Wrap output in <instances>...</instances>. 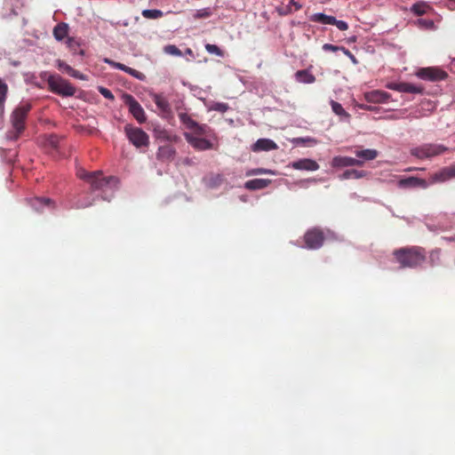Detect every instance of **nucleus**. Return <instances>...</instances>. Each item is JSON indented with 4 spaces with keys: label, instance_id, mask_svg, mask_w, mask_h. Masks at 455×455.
<instances>
[{
    "label": "nucleus",
    "instance_id": "72a5a7b5",
    "mask_svg": "<svg viewBox=\"0 0 455 455\" xmlns=\"http://www.w3.org/2000/svg\"><path fill=\"white\" fill-rule=\"evenodd\" d=\"M185 137H187L188 142H189L194 148L198 149L199 140L196 133L185 132Z\"/></svg>",
    "mask_w": 455,
    "mask_h": 455
},
{
    "label": "nucleus",
    "instance_id": "8fccbe9b",
    "mask_svg": "<svg viewBox=\"0 0 455 455\" xmlns=\"http://www.w3.org/2000/svg\"><path fill=\"white\" fill-rule=\"evenodd\" d=\"M72 44H73V39L72 38H68V47H71Z\"/></svg>",
    "mask_w": 455,
    "mask_h": 455
},
{
    "label": "nucleus",
    "instance_id": "b1692460",
    "mask_svg": "<svg viewBox=\"0 0 455 455\" xmlns=\"http://www.w3.org/2000/svg\"><path fill=\"white\" fill-rule=\"evenodd\" d=\"M295 79H297L298 83L303 84H312L315 81V77L307 69L297 71L295 73Z\"/></svg>",
    "mask_w": 455,
    "mask_h": 455
},
{
    "label": "nucleus",
    "instance_id": "a211bd4d",
    "mask_svg": "<svg viewBox=\"0 0 455 455\" xmlns=\"http://www.w3.org/2000/svg\"><path fill=\"white\" fill-rule=\"evenodd\" d=\"M28 204L37 212H43L46 207H52V201L47 197H33L28 199Z\"/></svg>",
    "mask_w": 455,
    "mask_h": 455
},
{
    "label": "nucleus",
    "instance_id": "bb28decb",
    "mask_svg": "<svg viewBox=\"0 0 455 455\" xmlns=\"http://www.w3.org/2000/svg\"><path fill=\"white\" fill-rule=\"evenodd\" d=\"M398 92H403L408 94H421L423 92V88L420 86L413 85L412 84L408 83L403 87L399 88Z\"/></svg>",
    "mask_w": 455,
    "mask_h": 455
},
{
    "label": "nucleus",
    "instance_id": "9b49d317",
    "mask_svg": "<svg viewBox=\"0 0 455 455\" xmlns=\"http://www.w3.org/2000/svg\"><path fill=\"white\" fill-rule=\"evenodd\" d=\"M401 188H427V181L419 177H406L398 181Z\"/></svg>",
    "mask_w": 455,
    "mask_h": 455
},
{
    "label": "nucleus",
    "instance_id": "393cba45",
    "mask_svg": "<svg viewBox=\"0 0 455 455\" xmlns=\"http://www.w3.org/2000/svg\"><path fill=\"white\" fill-rule=\"evenodd\" d=\"M355 156L363 161H372L378 157V151L374 149H363L355 151Z\"/></svg>",
    "mask_w": 455,
    "mask_h": 455
},
{
    "label": "nucleus",
    "instance_id": "473e14b6",
    "mask_svg": "<svg viewBox=\"0 0 455 455\" xmlns=\"http://www.w3.org/2000/svg\"><path fill=\"white\" fill-rule=\"evenodd\" d=\"M8 93V85L0 78V111L3 112V105L6 100V94Z\"/></svg>",
    "mask_w": 455,
    "mask_h": 455
},
{
    "label": "nucleus",
    "instance_id": "423d86ee",
    "mask_svg": "<svg viewBox=\"0 0 455 455\" xmlns=\"http://www.w3.org/2000/svg\"><path fill=\"white\" fill-rule=\"evenodd\" d=\"M124 133L128 137L129 142L132 143L137 148L148 146V135L140 127H132L131 124L124 126Z\"/></svg>",
    "mask_w": 455,
    "mask_h": 455
},
{
    "label": "nucleus",
    "instance_id": "ea45409f",
    "mask_svg": "<svg viewBox=\"0 0 455 455\" xmlns=\"http://www.w3.org/2000/svg\"><path fill=\"white\" fill-rule=\"evenodd\" d=\"M408 84V83H387V84H386V88L391 90V91H395L396 92L397 90H399L400 88H402L403 86Z\"/></svg>",
    "mask_w": 455,
    "mask_h": 455
},
{
    "label": "nucleus",
    "instance_id": "6e6552de",
    "mask_svg": "<svg viewBox=\"0 0 455 455\" xmlns=\"http://www.w3.org/2000/svg\"><path fill=\"white\" fill-rule=\"evenodd\" d=\"M323 232L319 228H310L304 234V243L308 250H318L323 245Z\"/></svg>",
    "mask_w": 455,
    "mask_h": 455
},
{
    "label": "nucleus",
    "instance_id": "a19ab883",
    "mask_svg": "<svg viewBox=\"0 0 455 455\" xmlns=\"http://www.w3.org/2000/svg\"><path fill=\"white\" fill-rule=\"evenodd\" d=\"M99 92H100V95H102L103 98H105L108 100H113V94L108 88L99 87Z\"/></svg>",
    "mask_w": 455,
    "mask_h": 455
},
{
    "label": "nucleus",
    "instance_id": "412c9836",
    "mask_svg": "<svg viewBox=\"0 0 455 455\" xmlns=\"http://www.w3.org/2000/svg\"><path fill=\"white\" fill-rule=\"evenodd\" d=\"M310 21L318 22L322 25H330L339 20H336L335 17L328 16L323 12H316L310 16Z\"/></svg>",
    "mask_w": 455,
    "mask_h": 455
},
{
    "label": "nucleus",
    "instance_id": "f8f14e48",
    "mask_svg": "<svg viewBox=\"0 0 455 455\" xmlns=\"http://www.w3.org/2000/svg\"><path fill=\"white\" fill-rule=\"evenodd\" d=\"M389 98H391V95L388 92L379 90H372L364 93V100L372 104L387 103Z\"/></svg>",
    "mask_w": 455,
    "mask_h": 455
},
{
    "label": "nucleus",
    "instance_id": "5701e85b",
    "mask_svg": "<svg viewBox=\"0 0 455 455\" xmlns=\"http://www.w3.org/2000/svg\"><path fill=\"white\" fill-rule=\"evenodd\" d=\"M431 10L432 8H430L429 4L425 2H418L412 4L411 8H410V12L418 17L428 13Z\"/></svg>",
    "mask_w": 455,
    "mask_h": 455
},
{
    "label": "nucleus",
    "instance_id": "7c9ffc66",
    "mask_svg": "<svg viewBox=\"0 0 455 455\" xmlns=\"http://www.w3.org/2000/svg\"><path fill=\"white\" fill-rule=\"evenodd\" d=\"M204 183L211 188H215L222 183V177L220 175H215L212 177L204 178Z\"/></svg>",
    "mask_w": 455,
    "mask_h": 455
},
{
    "label": "nucleus",
    "instance_id": "39448f33",
    "mask_svg": "<svg viewBox=\"0 0 455 455\" xmlns=\"http://www.w3.org/2000/svg\"><path fill=\"white\" fill-rule=\"evenodd\" d=\"M49 90L61 97H73L76 88L68 81L59 76H49Z\"/></svg>",
    "mask_w": 455,
    "mask_h": 455
},
{
    "label": "nucleus",
    "instance_id": "4c0bfd02",
    "mask_svg": "<svg viewBox=\"0 0 455 455\" xmlns=\"http://www.w3.org/2000/svg\"><path fill=\"white\" fill-rule=\"evenodd\" d=\"M155 103H156L157 108L161 110L166 111L168 109V102H166V100L162 97H156Z\"/></svg>",
    "mask_w": 455,
    "mask_h": 455
},
{
    "label": "nucleus",
    "instance_id": "4468645a",
    "mask_svg": "<svg viewBox=\"0 0 455 455\" xmlns=\"http://www.w3.org/2000/svg\"><path fill=\"white\" fill-rule=\"evenodd\" d=\"M103 62L111 66V68L114 69L122 70L124 73H127L128 75L134 77L135 79L143 80V78L145 77V76H143V74L141 72L137 71L136 69H134L132 68L124 66L122 63L113 61L110 59H105V60H103Z\"/></svg>",
    "mask_w": 455,
    "mask_h": 455
},
{
    "label": "nucleus",
    "instance_id": "dca6fc26",
    "mask_svg": "<svg viewBox=\"0 0 455 455\" xmlns=\"http://www.w3.org/2000/svg\"><path fill=\"white\" fill-rule=\"evenodd\" d=\"M276 148H278V146L270 139H259L251 147L252 152L273 151L276 150Z\"/></svg>",
    "mask_w": 455,
    "mask_h": 455
},
{
    "label": "nucleus",
    "instance_id": "c9c22d12",
    "mask_svg": "<svg viewBox=\"0 0 455 455\" xmlns=\"http://www.w3.org/2000/svg\"><path fill=\"white\" fill-rule=\"evenodd\" d=\"M211 110H215L219 113H225L228 110V105H227V103H213V105L211 106Z\"/></svg>",
    "mask_w": 455,
    "mask_h": 455
},
{
    "label": "nucleus",
    "instance_id": "aec40b11",
    "mask_svg": "<svg viewBox=\"0 0 455 455\" xmlns=\"http://www.w3.org/2000/svg\"><path fill=\"white\" fill-rule=\"evenodd\" d=\"M367 175V172L364 171H358L355 169H349L343 172L340 176H339V180H360Z\"/></svg>",
    "mask_w": 455,
    "mask_h": 455
},
{
    "label": "nucleus",
    "instance_id": "49530a36",
    "mask_svg": "<svg viewBox=\"0 0 455 455\" xmlns=\"http://www.w3.org/2000/svg\"><path fill=\"white\" fill-rule=\"evenodd\" d=\"M289 4H291L293 7H295V10H297V11L300 9V4H298L297 2H295L294 0L289 1Z\"/></svg>",
    "mask_w": 455,
    "mask_h": 455
},
{
    "label": "nucleus",
    "instance_id": "79ce46f5",
    "mask_svg": "<svg viewBox=\"0 0 455 455\" xmlns=\"http://www.w3.org/2000/svg\"><path fill=\"white\" fill-rule=\"evenodd\" d=\"M330 26H334L338 28V29L340 31H346L349 28V26H347V23L343 20L336 21V23H331L330 24Z\"/></svg>",
    "mask_w": 455,
    "mask_h": 455
},
{
    "label": "nucleus",
    "instance_id": "c03bdc74",
    "mask_svg": "<svg viewBox=\"0 0 455 455\" xmlns=\"http://www.w3.org/2000/svg\"><path fill=\"white\" fill-rule=\"evenodd\" d=\"M165 52H167L169 54H172V55L180 54L179 48H177L176 46L172 45V44L165 46Z\"/></svg>",
    "mask_w": 455,
    "mask_h": 455
},
{
    "label": "nucleus",
    "instance_id": "de8ad7c7",
    "mask_svg": "<svg viewBox=\"0 0 455 455\" xmlns=\"http://www.w3.org/2000/svg\"><path fill=\"white\" fill-rule=\"evenodd\" d=\"M90 205L91 204H79V205H77V208H85Z\"/></svg>",
    "mask_w": 455,
    "mask_h": 455
},
{
    "label": "nucleus",
    "instance_id": "09e8293b",
    "mask_svg": "<svg viewBox=\"0 0 455 455\" xmlns=\"http://www.w3.org/2000/svg\"><path fill=\"white\" fill-rule=\"evenodd\" d=\"M207 15H209V14L207 13V12H203V11H202V12H200V18L207 17Z\"/></svg>",
    "mask_w": 455,
    "mask_h": 455
},
{
    "label": "nucleus",
    "instance_id": "58836bf2",
    "mask_svg": "<svg viewBox=\"0 0 455 455\" xmlns=\"http://www.w3.org/2000/svg\"><path fill=\"white\" fill-rule=\"evenodd\" d=\"M344 47L337 46L331 44H323V50L325 52H337L338 51H341Z\"/></svg>",
    "mask_w": 455,
    "mask_h": 455
},
{
    "label": "nucleus",
    "instance_id": "37998d69",
    "mask_svg": "<svg viewBox=\"0 0 455 455\" xmlns=\"http://www.w3.org/2000/svg\"><path fill=\"white\" fill-rule=\"evenodd\" d=\"M272 174L271 171L263 168L252 169L248 175Z\"/></svg>",
    "mask_w": 455,
    "mask_h": 455
},
{
    "label": "nucleus",
    "instance_id": "f257e3e1",
    "mask_svg": "<svg viewBox=\"0 0 455 455\" xmlns=\"http://www.w3.org/2000/svg\"><path fill=\"white\" fill-rule=\"evenodd\" d=\"M76 175L79 180L90 184L92 191L106 192L108 189H115L118 186V179L116 177H104L100 171L88 172L83 169H77Z\"/></svg>",
    "mask_w": 455,
    "mask_h": 455
},
{
    "label": "nucleus",
    "instance_id": "f704fd0d",
    "mask_svg": "<svg viewBox=\"0 0 455 455\" xmlns=\"http://www.w3.org/2000/svg\"><path fill=\"white\" fill-rule=\"evenodd\" d=\"M416 24H418V27L424 29H433L434 28V20H425V19H419L418 21H416Z\"/></svg>",
    "mask_w": 455,
    "mask_h": 455
},
{
    "label": "nucleus",
    "instance_id": "3c124183",
    "mask_svg": "<svg viewBox=\"0 0 455 455\" xmlns=\"http://www.w3.org/2000/svg\"><path fill=\"white\" fill-rule=\"evenodd\" d=\"M200 132H204L203 127H200Z\"/></svg>",
    "mask_w": 455,
    "mask_h": 455
},
{
    "label": "nucleus",
    "instance_id": "20e7f679",
    "mask_svg": "<svg viewBox=\"0 0 455 455\" xmlns=\"http://www.w3.org/2000/svg\"><path fill=\"white\" fill-rule=\"evenodd\" d=\"M447 148L441 144L427 143L410 149V155L419 160L431 159L443 155Z\"/></svg>",
    "mask_w": 455,
    "mask_h": 455
},
{
    "label": "nucleus",
    "instance_id": "a18cd8bd",
    "mask_svg": "<svg viewBox=\"0 0 455 455\" xmlns=\"http://www.w3.org/2000/svg\"><path fill=\"white\" fill-rule=\"evenodd\" d=\"M342 52L345 53V55H347V57H348L349 59L352 60V61L355 62V57L352 55V53L349 52V50H347V48H342Z\"/></svg>",
    "mask_w": 455,
    "mask_h": 455
},
{
    "label": "nucleus",
    "instance_id": "603ef678",
    "mask_svg": "<svg viewBox=\"0 0 455 455\" xmlns=\"http://www.w3.org/2000/svg\"><path fill=\"white\" fill-rule=\"evenodd\" d=\"M451 1H453V4H455V0H451Z\"/></svg>",
    "mask_w": 455,
    "mask_h": 455
},
{
    "label": "nucleus",
    "instance_id": "4be33fe9",
    "mask_svg": "<svg viewBox=\"0 0 455 455\" xmlns=\"http://www.w3.org/2000/svg\"><path fill=\"white\" fill-rule=\"evenodd\" d=\"M53 38L58 41H62L68 35V25L65 22H60L57 26L53 27Z\"/></svg>",
    "mask_w": 455,
    "mask_h": 455
},
{
    "label": "nucleus",
    "instance_id": "e433bc0d",
    "mask_svg": "<svg viewBox=\"0 0 455 455\" xmlns=\"http://www.w3.org/2000/svg\"><path fill=\"white\" fill-rule=\"evenodd\" d=\"M206 51L211 54L222 57V51L214 44H206Z\"/></svg>",
    "mask_w": 455,
    "mask_h": 455
},
{
    "label": "nucleus",
    "instance_id": "0eeeda50",
    "mask_svg": "<svg viewBox=\"0 0 455 455\" xmlns=\"http://www.w3.org/2000/svg\"><path fill=\"white\" fill-rule=\"evenodd\" d=\"M419 79L429 82H439L447 79V73L437 67L420 68L416 72Z\"/></svg>",
    "mask_w": 455,
    "mask_h": 455
},
{
    "label": "nucleus",
    "instance_id": "f3484780",
    "mask_svg": "<svg viewBox=\"0 0 455 455\" xmlns=\"http://www.w3.org/2000/svg\"><path fill=\"white\" fill-rule=\"evenodd\" d=\"M57 68L58 70L61 71L64 74L68 75V76H71L75 79L79 80H86V76L80 73L79 71H76L73 68H71L68 64H67L65 61L61 60H57Z\"/></svg>",
    "mask_w": 455,
    "mask_h": 455
},
{
    "label": "nucleus",
    "instance_id": "f03ea898",
    "mask_svg": "<svg viewBox=\"0 0 455 455\" xmlns=\"http://www.w3.org/2000/svg\"><path fill=\"white\" fill-rule=\"evenodd\" d=\"M393 256L403 268H417L426 259L424 250L420 247L397 249L393 251Z\"/></svg>",
    "mask_w": 455,
    "mask_h": 455
},
{
    "label": "nucleus",
    "instance_id": "1a4fd4ad",
    "mask_svg": "<svg viewBox=\"0 0 455 455\" xmlns=\"http://www.w3.org/2000/svg\"><path fill=\"white\" fill-rule=\"evenodd\" d=\"M124 103L128 106L129 112H131L133 118L137 119L138 123L143 124L145 122V113L138 101L132 95L126 94Z\"/></svg>",
    "mask_w": 455,
    "mask_h": 455
},
{
    "label": "nucleus",
    "instance_id": "6ab92c4d",
    "mask_svg": "<svg viewBox=\"0 0 455 455\" xmlns=\"http://www.w3.org/2000/svg\"><path fill=\"white\" fill-rule=\"evenodd\" d=\"M268 184H270V180L254 179L245 182L243 188L249 191H256L266 188Z\"/></svg>",
    "mask_w": 455,
    "mask_h": 455
},
{
    "label": "nucleus",
    "instance_id": "7ed1b4c3",
    "mask_svg": "<svg viewBox=\"0 0 455 455\" xmlns=\"http://www.w3.org/2000/svg\"><path fill=\"white\" fill-rule=\"evenodd\" d=\"M32 108L30 103L22 102L20 105L12 111V130L7 132V138L11 140H16L20 138V135L24 131V122H26V116Z\"/></svg>",
    "mask_w": 455,
    "mask_h": 455
},
{
    "label": "nucleus",
    "instance_id": "a878e982",
    "mask_svg": "<svg viewBox=\"0 0 455 455\" xmlns=\"http://www.w3.org/2000/svg\"><path fill=\"white\" fill-rule=\"evenodd\" d=\"M175 151H173V148L172 146H162L159 147V149H157V158L161 160H170L172 159L173 154Z\"/></svg>",
    "mask_w": 455,
    "mask_h": 455
},
{
    "label": "nucleus",
    "instance_id": "cd10ccee",
    "mask_svg": "<svg viewBox=\"0 0 455 455\" xmlns=\"http://www.w3.org/2000/svg\"><path fill=\"white\" fill-rule=\"evenodd\" d=\"M216 148H218V141H216V138L200 139V150L216 149Z\"/></svg>",
    "mask_w": 455,
    "mask_h": 455
},
{
    "label": "nucleus",
    "instance_id": "2eb2a0df",
    "mask_svg": "<svg viewBox=\"0 0 455 455\" xmlns=\"http://www.w3.org/2000/svg\"><path fill=\"white\" fill-rule=\"evenodd\" d=\"M292 168L296 170L315 172L319 169V164L313 159L301 158L292 163Z\"/></svg>",
    "mask_w": 455,
    "mask_h": 455
},
{
    "label": "nucleus",
    "instance_id": "ddd939ff",
    "mask_svg": "<svg viewBox=\"0 0 455 455\" xmlns=\"http://www.w3.org/2000/svg\"><path fill=\"white\" fill-rule=\"evenodd\" d=\"M363 161L355 159L349 156H334L331 161V166L334 168H345L349 166H363Z\"/></svg>",
    "mask_w": 455,
    "mask_h": 455
},
{
    "label": "nucleus",
    "instance_id": "c756f323",
    "mask_svg": "<svg viewBox=\"0 0 455 455\" xmlns=\"http://www.w3.org/2000/svg\"><path fill=\"white\" fill-rule=\"evenodd\" d=\"M330 104H331V109L334 114L346 119H349L350 115L344 110L343 107L339 102L331 100Z\"/></svg>",
    "mask_w": 455,
    "mask_h": 455
},
{
    "label": "nucleus",
    "instance_id": "c85d7f7f",
    "mask_svg": "<svg viewBox=\"0 0 455 455\" xmlns=\"http://www.w3.org/2000/svg\"><path fill=\"white\" fill-rule=\"evenodd\" d=\"M142 18L148 20H156L163 17V12L157 9H146L141 12Z\"/></svg>",
    "mask_w": 455,
    "mask_h": 455
},
{
    "label": "nucleus",
    "instance_id": "9d476101",
    "mask_svg": "<svg viewBox=\"0 0 455 455\" xmlns=\"http://www.w3.org/2000/svg\"><path fill=\"white\" fill-rule=\"evenodd\" d=\"M455 178V164L443 167L436 173L431 175V183H443Z\"/></svg>",
    "mask_w": 455,
    "mask_h": 455
},
{
    "label": "nucleus",
    "instance_id": "2f4dec72",
    "mask_svg": "<svg viewBox=\"0 0 455 455\" xmlns=\"http://www.w3.org/2000/svg\"><path fill=\"white\" fill-rule=\"evenodd\" d=\"M180 117V121H182L183 125L188 128V130H196V123L192 120L188 115L180 114L179 115Z\"/></svg>",
    "mask_w": 455,
    "mask_h": 455
}]
</instances>
